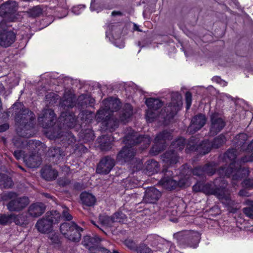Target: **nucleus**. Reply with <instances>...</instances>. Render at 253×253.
Listing matches in <instances>:
<instances>
[{"mask_svg": "<svg viewBox=\"0 0 253 253\" xmlns=\"http://www.w3.org/2000/svg\"><path fill=\"white\" fill-rule=\"evenodd\" d=\"M13 155L17 160H19L22 158L23 153L21 150H16L13 153Z\"/></svg>", "mask_w": 253, "mask_h": 253, "instance_id": "69168bd1", "label": "nucleus"}, {"mask_svg": "<svg viewBox=\"0 0 253 253\" xmlns=\"http://www.w3.org/2000/svg\"><path fill=\"white\" fill-rule=\"evenodd\" d=\"M206 121L207 119L205 115L202 114H199L194 116L188 128V131L190 133L196 132L205 125Z\"/></svg>", "mask_w": 253, "mask_h": 253, "instance_id": "aec40b11", "label": "nucleus"}, {"mask_svg": "<svg viewBox=\"0 0 253 253\" xmlns=\"http://www.w3.org/2000/svg\"><path fill=\"white\" fill-rule=\"evenodd\" d=\"M48 156L52 158V161L55 163L60 162L63 160L65 154L64 152L59 147H50L47 152Z\"/></svg>", "mask_w": 253, "mask_h": 253, "instance_id": "c85d7f7f", "label": "nucleus"}, {"mask_svg": "<svg viewBox=\"0 0 253 253\" xmlns=\"http://www.w3.org/2000/svg\"><path fill=\"white\" fill-rule=\"evenodd\" d=\"M132 115V107L128 103L126 104L119 114V121L125 124Z\"/></svg>", "mask_w": 253, "mask_h": 253, "instance_id": "473e14b6", "label": "nucleus"}, {"mask_svg": "<svg viewBox=\"0 0 253 253\" xmlns=\"http://www.w3.org/2000/svg\"><path fill=\"white\" fill-rule=\"evenodd\" d=\"M247 139V136L243 133L240 134L234 138L233 142L235 148L228 149L224 154V159L226 162H228V160L230 163H236V165H240L238 161H236L235 159L240 152L246 150Z\"/></svg>", "mask_w": 253, "mask_h": 253, "instance_id": "39448f33", "label": "nucleus"}, {"mask_svg": "<svg viewBox=\"0 0 253 253\" xmlns=\"http://www.w3.org/2000/svg\"><path fill=\"white\" fill-rule=\"evenodd\" d=\"M217 198L221 201L222 204L230 208L232 211V212H235L236 211L237 209L235 207V206L237 203L231 199L230 195L225 194L223 189L220 192Z\"/></svg>", "mask_w": 253, "mask_h": 253, "instance_id": "cd10ccee", "label": "nucleus"}, {"mask_svg": "<svg viewBox=\"0 0 253 253\" xmlns=\"http://www.w3.org/2000/svg\"><path fill=\"white\" fill-rule=\"evenodd\" d=\"M71 183V181L67 177H62L58 179V184L62 187H65L69 185Z\"/></svg>", "mask_w": 253, "mask_h": 253, "instance_id": "5fc2aeb1", "label": "nucleus"}, {"mask_svg": "<svg viewBox=\"0 0 253 253\" xmlns=\"http://www.w3.org/2000/svg\"><path fill=\"white\" fill-rule=\"evenodd\" d=\"M123 142L126 146L133 147L140 144L142 149L148 147L151 142V138L148 135H140L131 128H128L125 132Z\"/></svg>", "mask_w": 253, "mask_h": 253, "instance_id": "f03ea898", "label": "nucleus"}, {"mask_svg": "<svg viewBox=\"0 0 253 253\" xmlns=\"http://www.w3.org/2000/svg\"><path fill=\"white\" fill-rule=\"evenodd\" d=\"M161 196V192L154 187L146 189L143 201L147 203H155Z\"/></svg>", "mask_w": 253, "mask_h": 253, "instance_id": "b1692460", "label": "nucleus"}, {"mask_svg": "<svg viewBox=\"0 0 253 253\" xmlns=\"http://www.w3.org/2000/svg\"><path fill=\"white\" fill-rule=\"evenodd\" d=\"M185 140L182 137L179 138L175 141L173 142L171 144V147L175 149L176 150H182L185 146Z\"/></svg>", "mask_w": 253, "mask_h": 253, "instance_id": "c03bdc74", "label": "nucleus"}, {"mask_svg": "<svg viewBox=\"0 0 253 253\" xmlns=\"http://www.w3.org/2000/svg\"><path fill=\"white\" fill-rule=\"evenodd\" d=\"M192 173L194 175L200 177L204 176L205 174L203 167H198L192 170Z\"/></svg>", "mask_w": 253, "mask_h": 253, "instance_id": "603ef678", "label": "nucleus"}, {"mask_svg": "<svg viewBox=\"0 0 253 253\" xmlns=\"http://www.w3.org/2000/svg\"><path fill=\"white\" fill-rule=\"evenodd\" d=\"M35 151L37 153H33L29 155H25L23 157L24 162L28 168H38L41 164L42 158L38 154L39 151Z\"/></svg>", "mask_w": 253, "mask_h": 253, "instance_id": "4be33fe9", "label": "nucleus"}, {"mask_svg": "<svg viewBox=\"0 0 253 253\" xmlns=\"http://www.w3.org/2000/svg\"><path fill=\"white\" fill-rule=\"evenodd\" d=\"M246 149L248 151H253V139L246 147Z\"/></svg>", "mask_w": 253, "mask_h": 253, "instance_id": "774afa93", "label": "nucleus"}, {"mask_svg": "<svg viewBox=\"0 0 253 253\" xmlns=\"http://www.w3.org/2000/svg\"><path fill=\"white\" fill-rule=\"evenodd\" d=\"M100 241V239L98 237H91L87 235L84 237L82 244L91 251L97 246Z\"/></svg>", "mask_w": 253, "mask_h": 253, "instance_id": "7c9ffc66", "label": "nucleus"}, {"mask_svg": "<svg viewBox=\"0 0 253 253\" xmlns=\"http://www.w3.org/2000/svg\"><path fill=\"white\" fill-rule=\"evenodd\" d=\"M173 237L179 244L193 248L197 246L201 238L199 233L193 231L179 232L175 233Z\"/></svg>", "mask_w": 253, "mask_h": 253, "instance_id": "6e6552de", "label": "nucleus"}, {"mask_svg": "<svg viewBox=\"0 0 253 253\" xmlns=\"http://www.w3.org/2000/svg\"><path fill=\"white\" fill-rule=\"evenodd\" d=\"M225 186V183H223V184L220 186L221 188H213L212 184H211L208 183L204 184H203L202 192L207 195H213L217 197L220 192L222 191V189L224 188Z\"/></svg>", "mask_w": 253, "mask_h": 253, "instance_id": "2f4dec72", "label": "nucleus"}, {"mask_svg": "<svg viewBox=\"0 0 253 253\" xmlns=\"http://www.w3.org/2000/svg\"><path fill=\"white\" fill-rule=\"evenodd\" d=\"M199 140L196 136H192L189 140L186 149V151H197L201 155H205L208 153L212 147L211 144L208 140L203 141L198 144Z\"/></svg>", "mask_w": 253, "mask_h": 253, "instance_id": "f8f14e48", "label": "nucleus"}, {"mask_svg": "<svg viewBox=\"0 0 253 253\" xmlns=\"http://www.w3.org/2000/svg\"><path fill=\"white\" fill-rule=\"evenodd\" d=\"M247 206L243 209V212L248 217L253 219V201L247 200L245 202Z\"/></svg>", "mask_w": 253, "mask_h": 253, "instance_id": "a19ab883", "label": "nucleus"}, {"mask_svg": "<svg viewBox=\"0 0 253 253\" xmlns=\"http://www.w3.org/2000/svg\"><path fill=\"white\" fill-rule=\"evenodd\" d=\"M136 150L133 147L125 146L119 152L117 156L118 161H129L135 156Z\"/></svg>", "mask_w": 253, "mask_h": 253, "instance_id": "5701e85b", "label": "nucleus"}, {"mask_svg": "<svg viewBox=\"0 0 253 253\" xmlns=\"http://www.w3.org/2000/svg\"><path fill=\"white\" fill-rule=\"evenodd\" d=\"M60 218L61 215L59 212L56 211H48L44 217L37 221L36 227L41 233L50 232L52 230V225L58 223Z\"/></svg>", "mask_w": 253, "mask_h": 253, "instance_id": "423d86ee", "label": "nucleus"}, {"mask_svg": "<svg viewBox=\"0 0 253 253\" xmlns=\"http://www.w3.org/2000/svg\"><path fill=\"white\" fill-rule=\"evenodd\" d=\"M69 210L65 208L62 211L63 217L67 220L70 221L72 219V216L68 212Z\"/></svg>", "mask_w": 253, "mask_h": 253, "instance_id": "bf43d9fd", "label": "nucleus"}, {"mask_svg": "<svg viewBox=\"0 0 253 253\" xmlns=\"http://www.w3.org/2000/svg\"><path fill=\"white\" fill-rule=\"evenodd\" d=\"M42 177L47 181L55 179L58 176V171L52 169L50 166H45L42 169Z\"/></svg>", "mask_w": 253, "mask_h": 253, "instance_id": "c756f323", "label": "nucleus"}, {"mask_svg": "<svg viewBox=\"0 0 253 253\" xmlns=\"http://www.w3.org/2000/svg\"><path fill=\"white\" fill-rule=\"evenodd\" d=\"M48 238L52 244H59L60 243V239L59 235L55 233L50 232L48 235Z\"/></svg>", "mask_w": 253, "mask_h": 253, "instance_id": "3c124183", "label": "nucleus"}, {"mask_svg": "<svg viewBox=\"0 0 253 253\" xmlns=\"http://www.w3.org/2000/svg\"><path fill=\"white\" fill-rule=\"evenodd\" d=\"M79 118L81 119L82 121L90 122L93 118V114L89 111L84 110L82 111L79 114Z\"/></svg>", "mask_w": 253, "mask_h": 253, "instance_id": "49530a36", "label": "nucleus"}, {"mask_svg": "<svg viewBox=\"0 0 253 253\" xmlns=\"http://www.w3.org/2000/svg\"><path fill=\"white\" fill-rule=\"evenodd\" d=\"M226 141V139L225 136L223 134H220L214 139L211 144L212 147L218 148L225 143Z\"/></svg>", "mask_w": 253, "mask_h": 253, "instance_id": "37998d69", "label": "nucleus"}, {"mask_svg": "<svg viewBox=\"0 0 253 253\" xmlns=\"http://www.w3.org/2000/svg\"><path fill=\"white\" fill-rule=\"evenodd\" d=\"M146 163V169L149 175L153 174L159 170L160 165L156 161L150 160L147 161Z\"/></svg>", "mask_w": 253, "mask_h": 253, "instance_id": "4c0bfd02", "label": "nucleus"}, {"mask_svg": "<svg viewBox=\"0 0 253 253\" xmlns=\"http://www.w3.org/2000/svg\"><path fill=\"white\" fill-rule=\"evenodd\" d=\"M98 220L100 224L108 227L113 226L114 223H115L113 215L109 216L105 214H100Z\"/></svg>", "mask_w": 253, "mask_h": 253, "instance_id": "58836bf2", "label": "nucleus"}, {"mask_svg": "<svg viewBox=\"0 0 253 253\" xmlns=\"http://www.w3.org/2000/svg\"><path fill=\"white\" fill-rule=\"evenodd\" d=\"M185 101L186 104V109L188 110L190 108L192 102V94L187 91L185 93Z\"/></svg>", "mask_w": 253, "mask_h": 253, "instance_id": "4d7b16f0", "label": "nucleus"}, {"mask_svg": "<svg viewBox=\"0 0 253 253\" xmlns=\"http://www.w3.org/2000/svg\"><path fill=\"white\" fill-rule=\"evenodd\" d=\"M137 253H153L152 250L145 245L140 246L137 249Z\"/></svg>", "mask_w": 253, "mask_h": 253, "instance_id": "6e6d98bb", "label": "nucleus"}, {"mask_svg": "<svg viewBox=\"0 0 253 253\" xmlns=\"http://www.w3.org/2000/svg\"><path fill=\"white\" fill-rule=\"evenodd\" d=\"M188 185V181L186 178H181L177 182V186L179 187H184Z\"/></svg>", "mask_w": 253, "mask_h": 253, "instance_id": "e2e57ef3", "label": "nucleus"}, {"mask_svg": "<svg viewBox=\"0 0 253 253\" xmlns=\"http://www.w3.org/2000/svg\"><path fill=\"white\" fill-rule=\"evenodd\" d=\"M13 185L11 178L5 174H0V186L1 188H9Z\"/></svg>", "mask_w": 253, "mask_h": 253, "instance_id": "ea45409f", "label": "nucleus"}, {"mask_svg": "<svg viewBox=\"0 0 253 253\" xmlns=\"http://www.w3.org/2000/svg\"><path fill=\"white\" fill-rule=\"evenodd\" d=\"M253 162V152L250 155H246L244 157H243L241 159L240 161L239 162L238 161L239 164L241 166L242 163L244 164L247 162Z\"/></svg>", "mask_w": 253, "mask_h": 253, "instance_id": "864d4df0", "label": "nucleus"}, {"mask_svg": "<svg viewBox=\"0 0 253 253\" xmlns=\"http://www.w3.org/2000/svg\"><path fill=\"white\" fill-rule=\"evenodd\" d=\"M109 251L101 247L96 246L93 250L91 251V253H108Z\"/></svg>", "mask_w": 253, "mask_h": 253, "instance_id": "13d9d810", "label": "nucleus"}, {"mask_svg": "<svg viewBox=\"0 0 253 253\" xmlns=\"http://www.w3.org/2000/svg\"><path fill=\"white\" fill-rule=\"evenodd\" d=\"M203 187V183L197 182L193 186V190L194 192H202Z\"/></svg>", "mask_w": 253, "mask_h": 253, "instance_id": "0e129e2a", "label": "nucleus"}, {"mask_svg": "<svg viewBox=\"0 0 253 253\" xmlns=\"http://www.w3.org/2000/svg\"><path fill=\"white\" fill-rule=\"evenodd\" d=\"M77 118L75 114L72 112H63L58 119V122L61 124L58 126V131L57 133L54 132L53 136L57 137L60 133L59 130L63 128H73L76 125Z\"/></svg>", "mask_w": 253, "mask_h": 253, "instance_id": "ddd939ff", "label": "nucleus"}, {"mask_svg": "<svg viewBox=\"0 0 253 253\" xmlns=\"http://www.w3.org/2000/svg\"><path fill=\"white\" fill-rule=\"evenodd\" d=\"M66 134L68 143L69 144L74 143L76 142L75 137L71 132H67Z\"/></svg>", "mask_w": 253, "mask_h": 253, "instance_id": "680f3d73", "label": "nucleus"}, {"mask_svg": "<svg viewBox=\"0 0 253 253\" xmlns=\"http://www.w3.org/2000/svg\"><path fill=\"white\" fill-rule=\"evenodd\" d=\"M60 104L64 109L66 108H72L76 104V98L72 94H65Z\"/></svg>", "mask_w": 253, "mask_h": 253, "instance_id": "c9c22d12", "label": "nucleus"}, {"mask_svg": "<svg viewBox=\"0 0 253 253\" xmlns=\"http://www.w3.org/2000/svg\"><path fill=\"white\" fill-rule=\"evenodd\" d=\"M101 121L105 122L107 128L111 131L114 130L119 126V121L111 116H109L107 117L105 116V118L100 122Z\"/></svg>", "mask_w": 253, "mask_h": 253, "instance_id": "e433bc0d", "label": "nucleus"}, {"mask_svg": "<svg viewBox=\"0 0 253 253\" xmlns=\"http://www.w3.org/2000/svg\"><path fill=\"white\" fill-rule=\"evenodd\" d=\"M125 245L130 249H132L134 247V243L130 240H126L125 242Z\"/></svg>", "mask_w": 253, "mask_h": 253, "instance_id": "338daca9", "label": "nucleus"}, {"mask_svg": "<svg viewBox=\"0 0 253 253\" xmlns=\"http://www.w3.org/2000/svg\"><path fill=\"white\" fill-rule=\"evenodd\" d=\"M60 231L69 240L78 242L81 239L83 229L75 222L63 223L60 227Z\"/></svg>", "mask_w": 253, "mask_h": 253, "instance_id": "1a4fd4ad", "label": "nucleus"}, {"mask_svg": "<svg viewBox=\"0 0 253 253\" xmlns=\"http://www.w3.org/2000/svg\"><path fill=\"white\" fill-rule=\"evenodd\" d=\"M221 176H232L233 184L236 185L235 181L241 180L248 176L249 171L248 169L242 168L240 165H236V163H231L229 166L221 167L217 170Z\"/></svg>", "mask_w": 253, "mask_h": 253, "instance_id": "7ed1b4c3", "label": "nucleus"}, {"mask_svg": "<svg viewBox=\"0 0 253 253\" xmlns=\"http://www.w3.org/2000/svg\"><path fill=\"white\" fill-rule=\"evenodd\" d=\"M14 107L17 106L20 111L16 114L15 122L18 126L16 128L17 134L23 137H31L35 134L34 120L35 115L27 108H23L20 103H15Z\"/></svg>", "mask_w": 253, "mask_h": 253, "instance_id": "f257e3e1", "label": "nucleus"}, {"mask_svg": "<svg viewBox=\"0 0 253 253\" xmlns=\"http://www.w3.org/2000/svg\"><path fill=\"white\" fill-rule=\"evenodd\" d=\"M40 124L43 127L49 128L55 124L56 117L53 111L51 109H44L38 118Z\"/></svg>", "mask_w": 253, "mask_h": 253, "instance_id": "f3484780", "label": "nucleus"}, {"mask_svg": "<svg viewBox=\"0 0 253 253\" xmlns=\"http://www.w3.org/2000/svg\"><path fill=\"white\" fill-rule=\"evenodd\" d=\"M210 134L214 136L219 132L225 126V122L218 113H212L210 116Z\"/></svg>", "mask_w": 253, "mask_h": 253, "instance_id": "a211bd4d", "label": "nucleus"}, {"mask_svg": "<svg viewBox=\"0 0 253 253\" xmlns=\"http://www.w3.org/2000/svg\"><path fill=\"white\" fill-rule=\"evenodd\" d=\"M171 102L165 108V112L167 110L166 119L170 120L172 119L180 109L182 102V96L178 92L171 93Z\"/></svg>", "mask_w": 253, "mask_h": 253, "instance_id": "4468645a", "label": "nucleus"}, {"mask_svg": "<svg viewBox=\"0 0 253 253\" xmlns=\"http://www.w3.org/2000/svg\"><path fill=\"white\" fill-rule=\"evenodd\" d=\"M14 136L12 139V142L15 146L17 148L27 147L29 150L43 151L45 148V145L39 140H30L27 141L22 137L23 136Z\"/></svg>", "mask_w": 253, "mask_h": 253, "instance_id": "9b49d317", "label": "nucleus"}, {"mask_svg": "<svg viewBox=\"0 0 253 253\" xmlns=\"http://www.w3.org/2000/svg\"><path fill=\"white\" fill-rule=\"evenodd\" d=\"M146 104L148 107L146 112V119L147 121L151 123L157 117L164 119L165 121H169L166 119L167 111L165 112V109L160 112L159 110L163 105V102L159 99L148 98L145 101Z\"/></svg>", "mask_w": 253, "mask_h": 253, "instance_id": "20e7f679", "label": "nucleus"}, {"mask_svg": "<svg viewBox=\"0 0 253 253\" xmlns=\"http://www.w3.org/2000/svg\"><path fill=\"white\" fill-rule=\"evenodd\" d=\"M82 203L86 206H93L96 202V198L92 194L87 192H83L80 195Z\"/></svg>", "mask_w": 253, "mask_h": 253, "instance_id": "f704fd0d", "label": "nucleus"}, {"mask_svg": "<svg viewBox=\"0 0 253 253\" xmlns=\"http://www.w3.org/2000/svg\"><path fill=\"white\" fill-rule=\"evenodd\" d=\"M204 167L205 174H207L209 175H212L215 172L216 168L214 165L212 164H207Z\"/></svg>", "mask_w": 253, "mask_h": 253, "instance_id": "8fccbe9b", "label": "nucleus"}, {"mask_svg": "<svg viewBox=\"0 0 253 253\" xmlns=\"http://www.w3.org/2000/svg\"><path fill=\"white\" fill-rule=\"evenodd\" d=\"M17 9V5L15 1L5 2L0 6V16L9 21H13L15 19V14Z\"/></svg>", "mask_w": 253, "mask_h": 253, "instance_id": "2eb2a0df", "label": "nucleus"}, {"mask_svg": "<svg viewBox=\"0 0 253 253\" xmlns=\"http://www.w3.org/2000/svg\"><path fill=\"white\" fill-rule=\"evenodd\" d=\"M13 214H0V224L6 225L11 224L13 221Z\"/></svg>", "mask_w": 253, "mask_h": 253, "instance_id": "79ce46f5", "label": "nucleus"}, {"mask_svg": "<svg viewBox=\"0 0 253 253\" xmlns=\"http://www.w3.org/2000/svg\"><path fill=\"white\" fill-rule=\"evenodd\" d=\"M7 196L10 199L7 204V208L10 211L18 212L24 209L30 203L27 197H17L15 193L9 192Z\"/></svg>", "mask_w": 253, "mask_h": 253, "instance_id": "9d476101", "label": "nucleus"}, {"mask_svg": "<svg viewBox=\"0 0 253 253\" xmlns=\"http://www.w3.org/2000/svg\"><path fill=\"white\" fill-rule=\"evenodd\" d=\"M243 186L247 188L253 187V179H246L243 182Z\"/></svg>", "mask_w": 253, "mask_h": 253, "instance_id": "052dcab7", "label": "nucleus"}, {"mask_svg": "<svg viewBox=\"0 0 253 253\" xmlns=\"http://www.w3.org/2000/svg\"><path fill=\"white\" fill-rule=\"evenodd\" d=\"M113 219L114 222H120L123 223L126 221V216L122 211H117L115 212L113 215Z\"/></svg>", "mask_w": 253, "mask_h": 253, "instance_id": "de8ad7c7", "label": "nucleus"}, {"mask_svg": "<svg viewBox=\"0 0 253 253\" xmlns=\"http://www.w3.org/2000/svg\"><path fill=\"white\" fill-rule=\"evenodd\" d=\"M112 137L110 135H104L97 139L100 149L103 151H108L112 147Z\"/></svg>", "mask_w": 253, "mask_h": 253, "instance_id": "72a5a7b5", "label": "nucleus"}, {"mask_svg": "<svg viewBox=\"0 0 253 253\" xmlns=\"http://www.w3.org/2000/svg\"><path fill=\"white\" fill-rule=\"evenodd\" d=\"M45 210V205L41 202L31 204L28 208V212L30 216L37 217L42 215Z\"/></svg>", "mask_w": 253, "mask_h": 253, "instance_id": "393cba45", "label": "nucleus"}, {"mask_svg": "<svg viewBox=\"0 0 253 253\" xmlns=\"http://www.w3.org/2000/svg\"><path fill=\"white\" fill-rule=\"evenodd\" d=\"M162 159L166 165L172 166L178 162L179 156L175 150H170L162 155Z\"/></svg>", "mask_w": 253, "mask_h": 253, "instance_id": "bb28decb", "label": "nucleus"}, {"mask_svg": "<svg viewBox=\"0 0 253 253\" xmlns=\"http://www.w3.org/2000/svg\"><path fill=\"white\" fill-rule=\"evenodd\" d=\"M13 221L16 225H22L26 223V217L23 214L15 215L13 214Z\"/></svg>", "mask_w": 253, "mask_h": 253, "instance_id": "09e8293b", "label": "nucleus"}, {"mask_svg": "<svg viewBox=\"0 0 253 253\" xmlns=\"http://www.w3.org/2000/svg\"><path fill=\"white\" fill-rule=\"evenodd\" d=\"M15 35L12 31H4L0 34V45L7 47L11 45L15 41Z\"/></svg>", "mask_w": 253, "mask_h": 253, "instance_id": "a878e982", "label": "nucleus"}, {"mask_svg": "<svg viewBox=\"0 0 253 253\" xmlns=\"http://www.w3.org/2000/svg\"><path fill=\"white\" fill-rule=\"evenodd\" d=\"M27 13L29 17L35 18L39 16L42 13V9L40 6H36L29 9Z\"/></svg>", "mask_w": 253, "mask_h": 253, "instance_id": "a18cd8bd", "label": "nucleus"}, {"mask_svg": "<svg viewBox=\"0 0 253 253\" xmlns=\"http://www.w3.org/2000/svg\"><path fill=\"white\" fill-rule=\"evenodd\" d=\"M171 138L170 133L167 130L159 133L154 139V145L151 148V153L155 155L159 154L164 149L166 141Z\"/></svg>", "mask_w": 253, "mask_h": 253, "instance_id": "dca6fc26", "label": "nucleus"}, {"mask_svg": "<svg viewBox=\"0 0 253 253\" xmlns=\"http://www.w3.org/2000/svg\"><path fill=\"white\" fill-rule=\"evenodd\" d=\"M103 106L97 111L96 119L97 122L105 118V116H111V113L117 112L121 107V102L118 99L112 98L104 100L102 102Z\"/></svg>", "mask_w": 253, "mask_h": 253, "instance_id": "0eeeda50", "label": "nucleus"}, {"mask_svg": "<svg viewBox=\"0 0 253 253\" xmlns=\"http://www.w3.org/2000/svg\"><path fill=\"white\" fill-rule=\"evenodd\" d=\"M163 172L165 176L161 179L159 183L166 189L172 190L176 188L177 187V181L169 176L172 175V171L164 169Z\"/></svg>", "mask_w": 253, "mask_h": 253, "instance_id": "412c9836", "label": "nucleus"}, {"mask_svg": "<svg viewBox=\"0 0 253 253\" xmlns=\"http://www.w3.org/2000/svg\"><path fill=\"white\" fill-rule=\"evenodd\" d=\"M115 165L114 159L107 156L102 158L97 165L96 172L101 174L109 173Z\"/></svg>", "mask_w": 253, "mask_h": 253, "instance_id": "6ab92c4d", "label": "nucleus"}]
</instances>
